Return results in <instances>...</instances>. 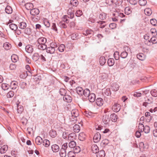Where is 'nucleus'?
<instances>
[{
	"label": "nucleus",
	"instance_id": "412c9836",
	"mask_svg": "<svg viewBox=\"0 0 157 157\" xmlns=\"http://www.w3.org/2000/svg\"><path fill=\"white\" fill-rule=\"evenodd\" d=\"M26 23L25 22H21L19 24L18 27L21 29H25L26 27Z\"/></svg>",
	"mask_w": 157,
	"mask_h": 157
},
{
	"label": "nucleus",
	"instance_id": "e433bc0d",
	"mask_svg": "<svg viewBox=\"0 0 157 157\" xmlns=\"http://www.w3.org/2000/svg\"><path fill=\"white\" fill-rule=\"evenodd\" d=\"M68 146L69 147L74 148L76 146V143L74 141H71L69 143Z\"/></svg>",
	"mask_w": 157,
	"mask_h": 157
},
{
	"label": "nucleus",
	"instance_id": "37998d69",
	"mask_svg": "<svg viewBox=\"0 0 157 157\" xmlns=\"http://www.w3.org/2000/svg\"><path fill=\"white\" fill-rule=\"evenodd\" d=\"M106 14L102 13H100L99 16V18L101 20H104L106 19Z\"/></svg>",
	"mask_w": 157,
	"mask_h": 157
},
{
	"label": "nucleus",
	"instance_id": "4be33fe9",
	"mask_svg": "<svg viewBox=\"0 0 157 157\" xmlns=\"http://www.w3.org/2000/svg\"><path fill=\"white\" fill-rule=\"evenodd\" d=\"M5 11L8 14H11L13 12L11 6H7L5 8Z\"/></svg>",
	"mask_w": 157,
	"mask_h": 157
},
{
	"label": "nucleus",
	"instance_id": "3c124183",
	"mask_svg": "<svg viewBox=\"0 0 157 157\" xmlns=\"http://www.w3.org/2000/svg\"><path fill=\"white\" fill-rule=\"evenodd\" d=\"M65 48V45L63 44H61L58 47V49L59 52H62L64 51Z\"/></svg>",
	"mask_w": 157,
	"mask_h": 157
},
{
	"label": "nucleus",
	"instance_id": "1a4fd4ad",
	"mask_svg": "<svg viewBox=\"0 0 157 157\" xmlns=\"http://www.w3.org/2000/svg\"><path fill=\"white\" fill-rule=\"evenodd\" d=\"M118 66L121 69H123L126 66V62L125 60L124 61H119Z\"/></svg>",
	"mask_w": 157,
	"mask_h": 157
},
{
	"label": "nucleus",
	"instance_id": "ea45409f",
	"mask_svg": "<svg viewBox=\"0 0 157 157\" xmlns=\"http://www.w3.org/2000/svg\"><path fill=\"white\" fill-rule=\"evenodd\" d=\"M11 59L13 62L15 63L18 60V57L16 55L14 54L12 56Z\"/></svg>",
	"mask_w": 157,
	"mask_h": 157
},
{
	"label": "nucleus",
	"instance_id": "c85d7f7f",
	"mask_svg": "<svg viewBox=\"0 0 157 157\" xmlns=\"http://www.w3.org/2000/svg\"><path fill=\"white\" fill-rule=\"evenodd\" d=\"M124 12L125 14L129 15L132 13L131 8L129 7H127L125 8Z\"/></svg>",
	"mask_w": 157,
	"mask_h": 157
},
{
	"label": "nucleus",
	"instance_id": "ddd939ff",
	"mask_svg": "<svg viewBox=\"0 0 157 157\" xmlns=\"http://www.w3.org/2000/svg\"><path fill=\"white\" fill-rule=\"evenodd\" d=\"M91 149L93 152L95 154H97L99 150L98 147L96 145H92Z\"/></svg>",
	"mask_w": 157,
	"mask_h": 157
},
{
	"label": "nucleus",
	"instance_id": "f3484780",
	"mask_svg": "<svg viewBox=\"0 0 157 157\" xmlns=\"http://www.w3.org/2000/svg\"><path fill=\"white\" fill-rule=\"evenodd\" d=\"M51 148L52 151L55 152H58L59 149V146L56 144L53 145L52 146Z\"/></svg>",
	"mask_w": 157,
	"mask_h": 157
},
{
	"label": "nucleus",
	"instance_id": "338daca9",
	"mask_svg": "<svg viewBox=\"0 0 157 157\" xmlns=\"http://www.w3.org/2000/svg\"><path fill=\"white\" fill-rule=\"evenodd\" d=\"M150 40L153 44H155L157 43V37L153 36L151 38Z\"/></svg>",
	"mask_w": 157,
	"mask_h": 157
},
{
	"label": "nucleus",
	"instance_id": "4c0bfd02",
	"mask_svg": "<svg viewBox=\"0 0 157 157\" xmlns=\"http://www.w3.org/2000/svg\"><path fill=\"white\" fill-rule=\"evenodd\" d=\"M73 128L74 131L75 132H78L80 130V127L78 124H75Z\"/></svg>",
	"mask_w": 157,
	"mask_h": 157
},
{
	"label": "nucleus",
	"instance_id": "052dcab7",
	"mask_svg": "<svg viewBox=\"0 0 157 157\" xmlns=\"http://www.w3.org/2000/svg\"><path fill=\"white\" fill-rule=\"evenodd\" d=\"M151 94L152 96L154 97L157 96V91L155 89L152 90L151 91Z\"/></svg>",
	"mask_w": 157,
	"mask_h": 157
},
{
	"label": "nucleus",
	"instance_id": "7ed1b4c3",
	"mask_svg": "<svg viewBox=\"0 0 157 157\" xmlns=\"http://www.w3.org/2000/svg\"><path fill=\"white\" fill-rule=\"evenodd\" d=\"M40 11L38 9L36 8H33L30 11V14L33 16L36 15L38 14Z\"/></svg>",
	"mask_w": 157,
	"mask_h": 157
},
{
	"label": "nucleus",
	"instance_id": "a878e982",
	"mask_svg": "<svg viewBox=\"0 0 157 157\" xmlns=\"http://www.w3.org/2000/svg\"><path fill=\"white\" fill-rule=\"evenodd\" d=\"M24 33L27 35H29L31 34L32 33L31 29L28 27L25 28V29H24Z\"/></svg>",
	"mask_w": 157,
	"mask_h": 157
},
{
	"label": "nucleus",
	"instance_id": "5701e85b",
	"mask_svg": "<svg viewBox=\"0 0 157 157\" xmlns=\"http://www.w3.org/2000/svg\"><path fill=\"white\" fill-rule=\"evenodd\" d=\"M106 60L104 56H101L99 59V63L101 66L103 65L105 63Z\"/></svg>",
	"mask_w": 157,
	"mask_h": 157
},
{
	"label": "nucleus",
	"instance_id": "603ef678",
	"mask_svg": "<svg viewBox=\"0 0 157 157\" xmlns=\"http://www.w3.org/2000/svg\"><path fill=\"white\" fill-rule=\"evenodd\" d=\"M128 56L127 52L124 51L121 52L120 56L122 58H126Z\"/></svg>",
	"mask_w": 157,
	"mask_h": 157
},
{
	"label": "nucleus",
	"instance_id": "f8f14e48",
	"mask_svg": "<svg viewBox=\"0 0 157 157\" xmlns=\"http://www.w3.org/2000/svg\"><path fill=\"white\" fill-rule=\"evenodd\" d=\"M96 104L98 106H102L103 104V101L101 98H98L96 100Z\"/></svg>",
	"mask_w": 157,
	"mask_h": 157
},
{
	"label": "nucleus",
	"instance_id": "49530a36",
	"mask_svg": "<svg viewBox=\"0 0 157 157\" xmlns=\"http://www.w3.org/2000/svg\"><path fill=\"white\" fill-rule=\"evenodd\" d=\"M59 93L62 96L66 95V90L63 88H60L59 90Z\"/></svg>",
	"mask_w": 157,
	"mask_h": 157
},
{
	"label": "nucleus",
	"instance_id": "6e6552de",
	"mask_svg": "<svg viewBox=\"0 0 157 157\" xmlns=\"http://www.w3.org/2000/svg\"><path fill=\"white\" fill-rule=\"evenodd\" d=\"M25 49L26 52L28 53H32L33 50V47L30 45H28L26 46Z\"/></svg>",
	"mask_w": 157,
	"mask_h": 157
},
{
	"label": "nucleus",
	"instance_id": "f704fd0d",
	"mask_svg": "<svg viewBox=\"0 0 157 157\" xmlns=\"http://www.w3.org/2000/svg\"><path fill=\"white\" fill-rule=\"evenodd\" d=\"M144 12L145 14L147 16L150 15L152 13V11L150 8H146L145 9Z\"/></svg>",
	"mask_w": 157,
	"mask_h": 157
},
{
	"label": "nucleus",
	"instance_id": "864d4df0",
	"mask_svg": "<svg viewBox=\"0 0 157 157\" xmlns=\"http://www.w3.org/2000/svg\"><path fill=\"white\" fill-rule=\"evenodd\" d=\"M115 59L116 60H118L120 58L119 53L117 51L115 52L113 55Z\"/></svg>",
	"mask_w": 157,
	"mask_h": 157
},
{
	"label": "nucleus",
	"instance_id": "aec40b11",
	"mask_svg": "<svg viewBox=\"0 0 157 157\" xmlns=\"http://www.w3.org/2000/svg\"><path fill=\"white\" fill-rule=\"evenodd\" d=\"M110 118L111 121L115 122L117 121V115L114 113L111 114L110 116Z\"/></svg>",
	"mask_w": 157,
	"mask_h": 157
},
{
	"label": "nucleus",
	"instance_id": "79ce46f5",
	"mask_svg": "<svg viewBox=\"0 0 157 157\" xmlns=\"http://www.w3.org/2000/svg\"><path fill=\"white\" fill-rule=\"evenodd\" d=\"M49 134L51 137H55L57 136L56 131L51 130L49 132Z\"/></svg>",
	"mask_w": 157,
	"mask_h": 157
},
{
	"label": "nucleus",
	"instance_id": "4468645a",
	"mask_svg": "<svg viewBox=\"0 0 157 157\" xmlns=\"http://www.w3.org/2000/svg\"><path fill=\"white\" fill-rule=\"evenodd\" d=\"M98 24V26L101 28H103L106 26L105 22L104 21H99L97 22Z\"/></svg>",
	"mask_w": 157,
	"mask_h": 157
},
{
	"label": "nucleus",
	"instance_id": "cd10ccee",
	"mask_svg": "<svg viewBox=\"0 0 157 157\" xmlns=\"http://www.w3.org/2000/svg\"><path fill=\"white\" fill-rule=\"evenodd\" d=\"M3 47L6 50H9L11 47V44L8 42H6L3 44Z\"/></svg>",
	"mask_w": 157,
	"mask_h": 157
},
{
	"label": "nucleus",
	"instance_id": "e2e57ef3",
	"mask_svg": "<svg viewBox=\"0 0 157 157\" xmlns=\"http://www.w3.org/2000/svg\"><path fill=\"white\" fill-rule=\"evenodd\" d=\"M75 15L77 17H79L82 15V11L80 10H78L75 13Z\"/></svg>",
	"mask_w": 157,
	"mask_h": 157
},
{
	"label": "nucleus",
	"instance_id": "5fc2aeb1",
	"mask_svg": "<svg viewBox=\"0 0 157 157\" xmlns=\"http://www.w3.org/2000/svg\"><path fill=\"white\" fill-rule=\"evenodd\" d=\"M104 94L105 95L107 96H110L111 94L110 89L109 88H108L106 89V90L104 92Z\"/></svg>",
	"mask_w": 157,
	"mask_h": 157
},
{
	"label": "nucleus",
	"instance_id": "a18cd8bd",
	"mask_svg": "<svg viewBox=\"0 0 157 157\" xmlns=\"http://www.w3.org/2000/svg\"><path fill=\"white\" fill-rule=\"evenodd\" d=\"M137 58L140 60H144V55L142 53H140L136 55Z\"/></svg>",
	"mask_w": 157,
	"mask_h": 157
},
{
	"label": "nucleus",
	"instance_id": "58836bf2",
	"mask_svg": "<svg viewBox=\"0 0 157 157\" xmlns=\"http://www.w3.org/2000/svg\"><path fill=\"white\" fill-rule=\"evenodd\" d=\"M59 154L61 157H65L66 156V151L60 149Z\"/></svg>",
	"mask_w": 157,
	"mask_h": 157
},
{
	"label": "nucleus",
	"instance_id": "4d7b16f0",
	"mask_svg": "<svg viewBox=\"0 0 157 157\" xmlns=\"http://www.w3.org/2000/svg\"><path fill=\"white\" fill-rule=\"evenodd\" d=\"M139 3L141 6H144L147 3L146 0H139Z\"/></svg>",
	"mask_w": 157,
	"mask_h": 157
},
{
	"label": "nucleus",
	"instance_id": "6e6d98bb",
	"mask_svg": "<svg viewBox=\"0 0 157 157\" xmlns=\"http://www.w3.org/2000/svg\"><path fill=\"white\" fill-rule=\"evenodd\" d=\"M150 131V128L147 125H146L144 126L143 132H144L145 133H147L149 132Z\"/></svg>",
	"mask_w": 157,
	"mask_h": 157
},
{
	"label": "nucleus",
	"instance_id": "a19ab883",
	"mask_svg": "<svg viewBox=\"0 0 157 157\" xmlns=\"http://www.w3.org/2000/svg\"><path fill=\"white\" fill-rule=\"evenodd\" d=\"M70 4L73 6H76L78 4V2L77 0H71Z\"/></svg>",
	"mask_w": 157,
	"mask_h": 157
},
{
	"label": "nucleus",
	"instance_id": "20e7f679",
	"mask_svg": "<svg viewBox=\"0 0 157 157\" xmlns=\"http://www.w3.org/2000/svg\"><path fill=\"white\" fill-rule=\"evenodd\" d=\"M102 121L105 124H108L110 121V119L109 115L105 114L102 117Z\"/></svg>",
	"mask_w": 157,
	"mask_h": 157
},
{
	"label": "nucleus",
	"instance_id": "de8ad7c7",
	"mask_svg": "<svg viewBox=\"0 0 157 157\" xmlns=\"http://www.w3.org/2000/svg\"><path fill=\"white\" fill-rule=\"evenodd\" d=\"M14 94V92L13 91H10L6 95L7 98H10L13 97Z\"/></svg>",
	"mask_w": 157,
	"mask_h": 157
},
{
	"label": "nucleus",
	"instance_id": "9d476101",
	"mask_svg": "<svg viewBox=\"0 0 157 157\" xmlns=\"http://www.w3.org/2000/svg\"><path fill=\"white\" fill-rule=\"evenodd\" d=\"M71 113L72 116L75 117H77L79 115L78 110L76 109L72 110L71 111Z\"/></svg>",
	"mask_w": 157,
	"mask_h": 157
},
{
	"label": "nucleus",
	"instance_id": "c03bdc74",
	"mask_svg": "<svg viewBox=\"0 0 157 157\" xmlns=\"http://www.w3.org/2000/svg\"><path fill=\"white\" fill-rule=\"evenodd\" d=\"M35 140L36 143L38 145L40 144L43 142L42 138H35Z\"/></svg>",
	"mask_w": 157,
	"mask_h": 157
},
{
	"label": "nucleus",
	"instance_id": "680f3d73",
	"mask_svg": "<svg viewBox=\"0 0 157 157\" xmlns=\"http://www.w3.org/2000/svg\"><path fill=\"white\" fill-rule=\"evenodd\" d=\"M74 149V151L75 153H78L81 151L80 147L78 146H76Z\"/></svg>",
	"mask_w": 157,
	"mask_h": 157
},
{
	"label": "nucleus",
	"instance_id": "473e14b6",
	"mask_svg": "<svg viewBox=\"0 0 157 157\" xmlns=\"http://www.w3.org/2000/svg\"><path fill=\"white\" fill-rule=\"evenodd\" d=\"M108 64L109 66H113L114 63V60L113 58H109L108 60Z\"/></svg>",
	"mask_w": 157,
	"mask_h": 157
},
{
	"label": "nucleus",
	"instance_id": "b1692460",
	"mask_svg": "<svg viewBox=\"0 0 157 157\" xmlns=\"http://www.w3.org/2000/svg\"><path fill=\"white\" fill-rule=\"evenodd\" d=\"M10 87L12 89H16L17 87V82L16 81H13L10 84Z\"/></svg>",
	"mask_w": 157,
	"mask_h": 157
},
{
	"label": "nucleus",
	"instance_id": "8fccbe9b",
	"mask_svg": "<svg viewBox=\"0 0 157 157\" xmlns=\"http://www.w3.org/2000/svg\"><path fill=\"white\" fill-rule=\"evenodd\" d=\"M145 116L146 117L148 118L147 119H148V121L147 122H150L151 120L152 119V117L150 116V113L149 112H146L145 113Z\"/></svg>",
	"mask_w": 157,
	"mask_h": 157
},
{
	"label": "nucleus",
	"instance_id": "f03ea898",
	"mask_svg": "<svg viewBox=\"0 0 157 157\" xmlns=\"http://www.w3.org/2000/svg\"><path fill=\"white\" fill-rule=\"evenodd\" d=\"M121 105L118 103H115L112 107V110L115 112H117L121 109Z\"/></svg>",
	"mask_w": 157,
	"mask_h": 157
},
{
	"label": "nucleus",
	"instance_id": "39448f33",
	"mask_svg": "<svg viewBox=\"0 0 157 157\" xmlns=\"http://www.w3.org/2000/svg\"><path fill=\"white\" fill-rule=\"evenodd\" d=\"M63 100L67 102H71L72 100V97L68 95H65L63 97Z\"/></svg>",
	"mask_w": 157,
	"mask_h": 157
},
{
	"label": "nucleus",
	"instance_id": "13d9d810",
	"mask_svg": "<svg viewBox=\"0 0 157 157\" xmlns=\"http://www.w3.org/2000/svg\"><path fill=\"white\" fill-rule=\"evenodd\" d=\"M68 157H75V153L72 151H69L67 154Z\"/></svg>",
	"mask_w": 157,
	"mask_h": 157
},
{
	"label": "nucleus",
	"instance_id": "f257e3e1",
	"mask_svg": "<svg viewBox=\"0 0 157 157\" xmlns=\"http://www.w3.org/2000/svg\"><path fill=\"white\" fill-rule=\"evenodd\" d=\"M50 47L47 48L46 49V52L50 54H53L55 52V47L56 46V43H51Z\"/></svg>",
	"mask_w": 157,
	"mask_h": 157
},
{
	"label": "nucleus",
	"instance_id": "7c9ffc66",
	"mask_svg": "<svg viewBox=\"0 0 157 157\" xmlns=\"http://www.w3.org/2000/svg\"><path fill=\"white\" fill-rule=\"evenodd\" d=\"M17 111L18 113H21L23 111V107L21 105H19L18 104H17Z\"/></svg>",
	"mask_w": 157,
	"mask_h": 157
},
{
	"label": "nucleus",
	"instance_id": "dca6fc26",
	"mask_svg": "<svg viewBox=\"0 0 157 157\" xmlns=\"http://www.w3.org/2000/svg\"><path fill=\"white\" fill-rule=\"evenodd\" d=\"M76 90L77 93L79 95L82 96L83 95V90L82 88L80 87H78L76 88Z\"/></svg>",
	"mask_w": 157,
	"mask_h": 157
},
{
	"label": "nucleus",
	"instance_id": "c9c22d12",
	"mask_svg": "<svg viewBox=\"0 0 157 157\" xmlns=\"http://www.w3.org/2000/svg\"><path fill=\"white\" fill-rule=\"evenodd\" d=\"M90 92L89 89H86L83 90V95H84L85 97H88L90 94Z\"/></svg>",
	"mask_w": 157,
	"mask_h": 157
},
{
	"label": "nucleus",
	"instance_id": "0e129e2a",
	"mask_svg": "<svg viewBox=\"0 0 157 157\" xmlns=\"http://www.w3.org/2000/svg\"><path fill=\"white\" fill-rule=\"evenodd\" d=\"M122 2V0H114L113 1V3L117 6H119L121 4Z\"/></svg>",
	"mask_w": 157,
	"mask_h": 157
},
{
	"label": "nucleus",
	"instance_id": "bf43d9fd",
	"mask_svg": "<svg viewBox=\"0 0 157 157\" xmlns=\"http://www.w3.org/2000/svg\"><path fill=\"white\" fill-rule=\"evenodd\" d=\"M9 85L6 83H2V87L4 90H6L8 89Z\"/></svg>",
	"mask_w": 157,
	"mask_h": 157
},
{
	"label": "nucleus",
	"instance_id": "6ab92c4d",
	"mask_svg": "<svg viewBox=\"0 0 157 157\" xmlns=\"http://www.w3.org/2000/svg\"><path fill=\"white\" fill-rule=\"evenodd\" d=\"M67 13L69 16L70 18L72 19L74 17V13L73 11L72 10V9L69 8L68 10Z\"/></svg>",
	"mask_w": 157,
	"mask_h": 157
},
{
	"label": "nucleus",
	"instance_id": "c756f323",
	"mask_svg": "<svg viewBox=\"0 0 157 157\" xmlns=\"http://www.w3.org/2000/svg\"><path fill=\"white\" fill-rule=\"evenodd\" d=\"M78 34L76 33H74L71 35V38L73 40H77L79 38Z\"/></svg>",
	"mask_w": 157,
	"mask_h": 157
},
{
	"label": "nucleus",
	"instance_id": "393cba45",
	"mask_svg": "<svg viewBox=\"0 0 157 157\" xmlns=\"http://www.w3.org/2000/svg\"><path fill=\"white\" fill-rule=\"evenodd\" d=\"M9 26L10 28L12 30H13L14 31L18 29L17 26L16 25L13 23L10 24Z\"/></svg>",
	"mask_w": 157,
	"mask_h": 157
},
{
	"label": "nucleus",
	"instance_id": "09e8293b",
	"mask_svg": "<svg viewBox=\"0 0 157 157\" xmlns=\"http://www.w3.org/2000/svg\"><path fill=\"white\" fill-rule=\"evenodd\" d=\"M43 144L46 147H48L49 145L50 142L48 140L45 139L43 140Z\"/></svg>",
	"mask_w": 157,
	"mask_h": 157
},
{
	"label": "nucleus",
	"instance_id": "0eeeda50",
	"mask_svg": "<svg viewBox=\"0 0 157 157\" xmlns=\"http://www.w3.org/2000/svg\"><path fill=\"white\" fill-rule=\"evenodd\" d=\"M47 42V39L44 37H40L37 40V42L38 44H45Z\"/></svg>",
	"mask_w": 157,
	"mask_h": 157
},
{
	"label": "nucleus",
	"instance_id": "423d86ee",
	"mask_svg": "<svg viewBox=\"0 0 157 157\" xmlns=\"http://www.w3.org/2000/svg\"><path fill=\"white\" fill-rule=\"evenodd\" d=\"M88 97L89 101L90 102H93L95 100L96 96L94 94L91 93L90 94Z\"/></svg>",
	"mask_w": 157,
	"mask_h": 157
},
{
	"label": "nucleus",
	"instance_id": "72a5a7b5",
	"mask_svg": "<svg viewBox=\"0 0 157 157\" xmlns=\"http://www.w3.org/2000/svg\"><path fill=\"white\" fill-rule=\"evenodd\" d=\"M112 90L117 91L119 90V86L118 84L115 83L112 85Z\"/></svg>",
	"mask_w": 157,
	"mask_h": 157
},
{
	"label": "nucleus",
	"instance_id": "a211bd4d",
	"mask_svg": "<svg viewBox=\"0 0 157 157\" xmlns=\"http://www.w3.org/2000/svg\"><path fill=\"white\" fill-rule=\"evenodd\" d=\"M105 155V152L103 150L99 151L97 154V157H104Z\"/></svg>",
	"mask_w": 157,
	"mask_h": 157
},
{
	"label": "nucleus",
	"instance_id": "774afa93",
	"mask_svg": "<svg viewBox=\"0 0 157 157\" xmlns=\"http://www.w3.org/2000/svg\"><path fill=\"white\" fill-rule=\"evenodd\" d=\"M150 23L151 24L154 26L157 25V21L155 19H152L150 20Z\"/></svg>",
	"mask_w": 157,
	"mask_h": 157
},
{
	"label": "nucleus",
	"instance_id": "2f4dec72",
	"mask_svg": "<svg viewBox=\"0 0 157 157\" xmlns=\"http://www.w3.org/2000/svg\"><path fill=\"white\" fill-rule=\"evenodd\" d=\"M40 56L37 53H35L32 56V58L35 61H37L40 58Z\"/></svg>",
	"mask_w": 157,
	"mask_h": 157
},
{
	"label": "nucleus",
	"instance_id": "bb28decb",
	"mask_svg": "<svg viewBox=\"0 0 157 157\" xmlns=\"http://www.w3.org/2000/svg\"><path fill=\"white\" fill-rule=\"evenodd\" d=\"M47 47V45L45 44H39L37 45L38 48L41 50H44L46 49Z\"/></svg>",
	"mask_w": 157,
	"mask_h": 157
},
{
	"label": "nucleus",
	"instance_id": "2eb2a0df",
	"mask_svg": "<svg viewBox=\"0 0 157 157\" xmlns=\"http://www.w3.org/2000/svg\"><path fill=\"white\" fill-rule=\"evenodd\" d=\"M25 6L27 10L31 11L33 7V5L32 3H27L25 4Z\"/></svg>",
	"mask_w": 157,
	"mask_h": 157
},
{
	"label": "nucleus",
	"instance_id": "69168bd1",
	"mask_svg": "<svg viewBox=\"0 0 157 157\" xmlns=\"http://www.w3.org/2000/svg\"><path fill=\"white\" fill-rule=\"evenodd\" d=\"M144 126L143 124L139 123L138 126V128L139 131L141 132H143V130L144 128Z\"/></svg>",
	"mask_w": 157,
	"mask_h": 157
},
{
	"label": "nucleus",
	"instance_id": "9b49d317",
	"mask_svg": "<svg viewBox=\"0 0 157 157\" xmlns=\"http://www.w3.org/2000/svg\"><path fill=\"white\" fill-rule=\"evenodd\" d=\"M8 149V146L7 145H4L1 147L0 149V152L1 154L5 153Z\"/></svg>",
	"mask_w": 157,
	"mask_h": 157
}]
</instances>
